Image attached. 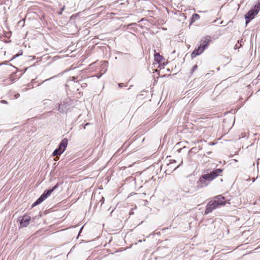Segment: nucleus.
<instances>
[{
  "label": "nucleus",
  "mask_w": 260,
  "mask_h": 260,
  "mask_svg": "<svg viewBox=\"0 0 260 260\" xmlns=\"http://www.w3.org/2000/svg\"><path fill=\"white\" fill-rule=\"evenodd\" d=\"M136 24V23H131V24H129V25L127 26V27H128V26H131V25H134V24Z\"/></svg>",
  "instance_id": "nucleus-26"
},
{
  "label": "nucleus",
  "mask_w": 260,
  "mask_h": 260,
  "mask_svg": "<svg viewBox=\"0 0 260 260\" xmlns=\"http://www.w3.org/2000/svg\"><path fill=\"white\" fill-rule=\"evenodd\" d=\"M71 81H74L76 83H78V84L80 83V82H82V80H79L78 81H76V78L74 76L71 77Z\"/></svg>",
  "instance_id": "nucleus-14"
},
{
  "label": "nucleus",
  "mask_w": 260,
  "mask_h": 260,
  "mask_svg": "<svg viewBox=\"0 0 260 260\" xmlns=\"http://www.w3.org/2000/svg\"><path fill=\"white\" fill-rule=\"evenodd\" d=\"M211 153H212V152H211V151H209V152H207V153L209 154H211Z\"/></svg>",
  "instance_id": "nucleus-28"
},
{
  "label": "nucleus",
  "mask_w": 260,
  "mask_h": 260,
  "mask_svg": "<svg viewBox=\"0 0 260 260\" xmlns=\"http://www.w3.org/2000/svg\"><path fill=\"white\" fill-rule=\"evenodd\" d=\"M62 184V182H57L52 188L45 190L40 197L31 205V208H33L45 200L51 193Z\"/></svg>",
  "instance_id": "nucleus-3"
},
{
  "label": "nucleus",
  "mask_w": 260,
  "mask_h": 260,
  "mask_svg": "<svg viewBox=\"0 0 260 260\" xmlns=\"http://www.w3.org/2000/svg\"><path fill=\"white\" fill-rule=\"evenodd\" d=\"M65 9V6H63L62 8H60V11L58 12V14L59 15H61L62 14V12L64 11Z\"/></svg>",
  "instance_id": "nucleus-18"
},
{
  "label": "nucleus",
  "mask_w": 260,
  "mask_h": 260,
  "mask_svg": "<svg viewBox=\"0 0 260 260\" xmlns=\"http://www.w3.org/2000/svg\"><path fill=\"white\" fill-rule=\"evenodd\" d=\"M197 68H198V66L197 64H195L194 66H193L191 70L190 73L192 74L197 69Z\"/></svg>",
  "instance_id": "nucleus-16"
},
{
  "label": "nucleus",
  "mask_w": 260,
  "mask_h": 260,
  "mask_svg": "<svg viewBox=\"0 0 260 260\" xmlns=\"http://www.w3.org/2000/svg\"><path fill=\"white\" fill-rule=\"evenodd\" d=\"M223 169L218 168L212 171L209 169L205 170L197 182V187L198 188H202L207 186L210 182L217 177L220 175L223 172Z\"/></svg>",
  "instance_id": "nucleus-1"
},
{
  "label": "nucleus",
  "mask_w": 260,
  "mask_h": 260,
  "mask_svg": "<svg viewBox=\"0 0 260 260\" xmlns=\"http://www.w3.org/2000/svg\"><path fill=\"white\" fill-rule=\"evenodd\" d=\"M83 227H84V226H83L80 229V231H79V234H78L79 235H80V233H81L82 230V229H83Z\"/></svg>",
  "instance_id": "nucleus-24"
},
{
  "label": "nucleus",
  "mask_w": 260,
  "mask_h": 260,
  "mask_svg": "<svg viewBox=\"0 0 260 260\" xmlns=\"http://www.w3.org/2000/svg\"><path fill=\"white\" fill-rule=\"evenodd\" d=\"M22 54H23V51H22V50H19V52H18L17 54H16L14 55L12 57V58L10 60V61H11V60H13L14 59L16 58V57H17L19 56L20 55H22Z\"/></svg>",
  "instance_id": "nucleus-12"
},
{
  "label": "nucleus",
  "mask_w": 260,
  "mask_h": 260,
  "mask_svg": "<svg viewBox=\"0 0 260 260\" xmlns=\"http://www.w3.org/2000/svg\"><path fill=\"white\" fill-rule=\"evenodd\" d=\"M118 86L120 87V88H122L124 86H125V85H124L123 83H118Z\"/></svg>",
  "instance_id": "nucleus-19"
},
{
  "label": "nucleus",
  "mask_w": 260,
  "mask_h": 260,
  "mask_svg": "<svg viewBox=\"0 0 260 260\" xmlns=\"http://www.w3.org/2000/svg\"><path fill=\"white\" fill-rule=\"evenodd\" d=\"M162 59H164V57L158 53H155L154 54V60L156 62L160 63Z\"/></svg>",
  "instance_id": "nucleus-10"
},
{
  "label": "nucleus",
  "mask_w": 260,
  "mask_h": 260,
  "mask_svg": "<svg viewBox=\"0 0 260 260\" xmlns=\"http://www.w3.org/2000/svg\"><path fill=\"white\" fill-rule=\"evenodd\" d=\"M120 54H123L124 53H122V52H120Z\"/></svg>",
  "instance_id": "nucleus-30"
},
{
  "label": "nucleus",
  "mask_w": 260,
  "mask_h": 260,
  "mask_svg": "<svg viewBox=\"0 0 260 260\" xmlns=\"http://www.w3.org/2000/svg\"><path fill=\"white\" fill-rule=\"evenodd\" d=\"M205 49H203L202 46L200 45L198 47L194 49V50L192 52L191 54V57L192 59L196 57L197 56L201 54L204 51Z\"/></svg>",
  "instance_id": "nucleus-9"
},
{
  "label": "nucleus",
  "mask_w": 260,
  "mask_h": 260,
  "mask_svg": "<svg viewBox=\"0 0 260 260\" xmlns=\"http://www.w3.org/2000/svg\"><path fill=\"white\" fill-rule=\"evenodd\" d=\"M101 76H102V75H100V76H98V78H100V77H101Z\"/></svg>",
  "instance_id": "nucleus-29"
},
{
  "label": "nucleus",
  "mask_w": 260,
  "mask_h": 260,
  "mask_svg": "<svg viewBox=\"0 0 260 260\" xmlns=\"http://www.w3.org/2000/svg\"><path fill=\"white\" fill-rule=\"evenodd\" d=\"M1 102H2V103H5V104H7V101H5V100H2V101H1Z\"/></svg>",
  "instance_id": "nucleus-25"
},
{
  "label": "nucleus",
  "mask_w": 260,
  "mask_h": 260,
  "mask_svg": "<svg viewBox=\"0 0 260 260\" xmlns=\"http://www.w3.org/2000/svg\"><path fill=\"white\" fill-rule=\"evenodd\" d=\"M9 80L11 81V83L14 82L15 79H13L12 77H10Z\"/></svg>",
  "instance_id": "nucleus-21"
},
{
  "label": "nucleus",
  "mask_w": 260,
  "mask_h": 260,
  "mask_svg": "<svg viewBox=\"0 0 260 260\" xmlns=\"http://www.w3.org/2000/svg\"><path fill=\"white\" fill-rule=\"evenodd\" d=\"M93 200H94V199H93V198H92V199H91V201L92 202V201H93Z\"/></svg>",
  "instance_id": "nucleus-31"
},
{
  "label": "nucleus",
  "mask_w": 260,
  "mask_h": 260,
  "mask_svg": "<svg viewBox=\"0 0 260 260\" xmlns=\"http://www.w3.org/2000/svg\"><path fill=\"white\" fill-rule=\"evenodd\" d=\"M178 167H179V166H177V167L175 168V169H176V168H178Z\"/></svg>",
  "instance_id": "nucleus-32"
},
{
  "label": "nucleus",
  "mask_w": 260,
  "mask_h": 260,
  "mask_svg": "<svg viewBox=\"0 0 260 260\" xmlns=\"http://www.w3.org/2000/svg\"><path fill=\"white\" fill-rule=\"evenodd\" d=\"M104 202H105V198L104 197H102L101 199L99 201V203H101L100 207H101L102 206V205L104 203Z\"/></svg>",
  "instance_id": "nucleus-15"
},
{
  "label": "nucleus",
  "mask_w": 260,
  "mask_h": 260,
  "mask_svg": "<svg viewBox=\"0 0 260 260\" xmlns=\"http://www.w3.org/2000/svg\"><path fill=\"white\" fill-rule=\"evenodd\" d=\"M90 124V123H86L84 126V129H85L86 126H88Z\"/></svg>",
  "instance_id": "nucleus-23"
},
{
  "label": "nucleus",
  "mask_w": 260,
  "mask_h": 260,
  "mask_svg": "<svg viewBox=\"0 0 260 260\" xmlns=\"http://www.w3.org/2000/svg\"><path fill=\"white\" fill-rule=\"evenodd\" d=\"M242 40H240V41H238V42H237V44H236L235 46H234V49L235 50H237V49H238L239 48H240L242 45H241V43H242Z\"/></svg>",
  "instance_id": "nucleus-13"
},
{
  "label": "nucleus",
  "mask_w": 260,
  "mask_h": 260,
  "mask_svg": "<svg viewBox=\"0 0 260 260\" xmlns=\"http://www.w3.org/2000/svg\"><path fill=\"white\" fill-rule=\"evenodd\" d=\"M19 96H20V94H19V93H17V94H16V95H15V98L16 99L18 98Z\"/></svg>",
  "instance_id": "nucleus-22"
},
{
  "label": "nucleus",
  "mask_w": 260,
  "mask_h": 260,
  "mask_svg": "<svg viewBox=\"0 0 260 260\" xmlns=\"http://www.w3.org/2000/svg\"><path fill=\"white\" fill-rule=\"evenodd\" d=\"M260 11V0H258L257 4L251 9L245 15V23L247 24L249 23L254 17L258 14Z\"/></svg>",
  "instance_id": "nucleus-4"
},
{
  "label": "nucleus",
  "mask_w": 260,
  "mask_h": 260,
  "mask_svg": "<svg viewBox=\"0 0 260 260\" xmlns=\"http://www.w3.org/2000/svg\"><path fill=\"white\" fill-rule=\"evenodd\" d=\"M80 83L81 87H82V88H85V87H86L87 86V83H85H85L84 82V83H82V82H80Z\"/></svg>",
  "instance_id": "nucleus-17"
},
{
  "label": "nucleus",
  "mask_w": 260,
  "mask_h": 260,
  "mask_svg": "<svg viewBox=\"0 0 260 260\" xmlns=\"http://www.w3.org/2000/svg\"><path fill=\"white\" fill-rule=\"evenodd\" d=\"M211 42V37L209 36L203 37L201 40L200 46H202L203 49H206L208 48L210 42Z\"/></svg>",
  "instance_id": "nucleus-7"
},
{
  "label": "nucleus",
  "mask_w": 260,
  "mask_h": 260,
  "mask_svg": "<svg viewBox=\"0 0 260 260\" xmlns=\"http://www.w3.org/2000/svg\"><path fill=\"white\" fill-rule=\"evenodd\" d=\"M200 18V15L197 13H194L191 18L190 23H193L194 21L199 20Z\"/></svg>",
  "instance_id": "nucleus-11"
},
{
  "label": "nucleus",
  "mask_w": 260,
  "mask_h": 260,
  "mask_svg": "<svg viewBox=\"0 0 260 260\" xmlns=\"http://www.w3.org/2000/svg\"><path fill=\"white\" fill-rule=\"evenodd\" d=\"M56 77V76H53V77H51V78H49V79H46V80H44V82H45V81H48V80H50V79H53V78H55Z\"/></svg>",
  "instance_id": "nucleus-20"
},
{
  "label": "nucleus",
  "mask_w": 260,
  "mask_h": 260,
  "mask_svg": "<svg viewBox=\"0 0 260 260\" xmlns=\"http://www.w3.org/2000/svg\"><path fill=\"white\" fill-rule=\"evenodd\" d=\"M73 107V102L70 99H66L59 104L58 110L59 112L63 113Z\"/></svg>",
  "instance_id": "nucleus-5"
},
{
  "label": "nucleus",
  "mask_w": 260,
  "mask_h": 260,
  "mask_svg": "<svg viewBox=\"0 0 260 260\" xmlns=\"http://www.w3.org/2000/svg\"><path fill=\"white\" fill-rule=\"evenodd\" d=\"M226 204V200L222 195H218L214 197L213 200L210 201L206 205L205 214H208L216 208L224 206Z\"/></svg>",
  "instance_id": "nucleus-2"
},
{
  "label": "nucleus",
  "mask_w": 260,
  "mask_h": 260,
  "mask_svg": "<svg viewBox=\"0 0 260 260\" xmlns=\"http://www.w3.org/2000/svg\"><path fill=\"white\" fill-rule=\"evenodd\" d=\"M172 162H176V160H171V163H172Z\"/></svg>",
  "instance_id": "nucleus-27"
},
{
  "label": "nucleus",
  "mask_w": 260,
  "mask_h": 260,
  "mask_svg": "<svg viewBox=\"0 0 260 260\" xmlns=\"http://www.w3.org/2000/svg\"><path fill=\"white\" fill-rule=\"evenodd\" d=\"M30 217L28 215H25L22 216L20 221V224L22 227H26L29 223Z\"/></svg>",
  "instance_id": "nucleus-8"
},
{
  "label": "nucleus",
  "mask_w": 260,
  "mask_h": 260,
  "mask_svg": "<svg viewBox=\"0 0 260 260\" xmlns=\"http://www.w3.org/2000/svg\"><path fill=\"white\" fill-rule=\"evenodd\" d=\"M68 140L67 138H64L60 142L57 148L55 149L52 153L53 156H57L61 154L66 150L68 146Z\"/></svg>",
  "instance_id": "nucleus-6"
}]
</instances>
